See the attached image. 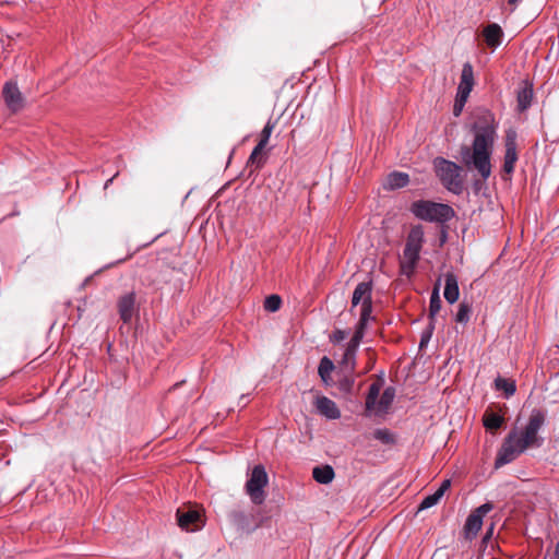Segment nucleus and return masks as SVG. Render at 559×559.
<instances>
[{
	"label": "nucleus",
	"instance_id": "obj_28",
	"mask_svg": "<svg viewBox=\"0 0 559 559\" xmlns=\"http://www.w3.org/2000/svg\"><path fill=\"white\" fill-rule=\"evenodd\" d=\"M495 386L497 390L503 391L507 399L512 396L516 391V385L513 380H509L501 377H498L495 380Z\"/></svg>",
	"mask_w": 559,
	"mask_h": 559
},
{
	"label": "nucleus",
	"instance_id": "obj_20",
	"mask_svg": "<svg viewBox=\"0 0 559 559\" xmlns=\"http://www.w3.org/2000/svg\"><path fill=\"white\" fill-rule=\"evenodd\" d=\"M451 486V481L450 479H444L442 480L440 487L431 495H428L427 497H425L419 507H418V510H426V509H429L433 506H436L440 499L443 497L444 492L450 488Z\"/></svg>",
	"mask_w": 559,
	"mask_h": 559
},
{
	"label": "nucleus",
	"instance_id": "obj_34",
	"mask_svg": "<svg viewBox=\"0 0 559 559\" xmlns=\"http://www.w3.org/2000/svg\"><path fill=\"white\" fill-rule=\"evenodd\" d=\"M342 367L348 372H354L356 367V356L349 353L344 352L343 358L341 360Z\"/></svg>",
	"mask_w": 559,
	"mask_h": 559
},
{
	"label": "nucleus",
	"instance_id": "obj_41",
	"mask_svg": "<svg viewBox=\"0 0 559 559\" xmlns=\"http://www.w3.org/2000/svg\"><path fill=\"white\" fill-rule=\"evenodd\" d=\"M114 178H115V176L106 181L105 188H107L112 182Z\"/></svg>",
	"mask_w": 559,
	"mask_h": 559
},
{
	"label": "nucleus",
	"instance_id": "obj_7",
	"mask_svg": "<svg viewBox=\"0 0 559 559\" xmlns=\"http://www.w3.org/2000/svg\"><path fill=\"white\" fill-rule=\"evenodd\" d=\"M361 305L360 316L371 317L372 313V282H361L359 283L352 296V309Z\"/></svg>",
	"mask_w": 559,
	"mask_h": 559
},
{
	"label": "nucleus",
	"instance_id": "obj_27",
	"mask_svg": "<svg viewBox=\"0 0 559 559\" xmlns=\"http://www.w3.org/2000/svg\"><path fill=\"white\" fill-rule=\"evenodd\" d=\"M265 147L266 145L258 142L249 156L248 164L255 166L257 169L261 168L265 163V158L263 157Z\"/></svg>",
	"mask_w": 559,
	"mask_h": 559
},
{
	"label": "nucleus",
	"instance_id": "obj_40",
	"mask_svg": "<svg viewBox=\"0 0 559 559\" xmlns=\"http://www.w3.org/2000/svg\"><path fill=\"white\" fill-rule=\"evenodd\" d=\"M492 532H493V524L490 525V527L486 532L485 536L483 537V543H486L488 539L491 538Z\"/></svg>",
	"mask_w": 559,
	"mask_h": 559
},
{
	"label": "nucleus",
	"instance_id": "obj_14",
	"mask_svg": "<svg viewBox=\"0 0 559 559\" xmlns=\"http://www.w3.org/2000/svg\"><path fill=\"white\" fill-rule=\"evenodd\" d=\"M534 97L533 85L523 81L522 86L516 92V108L520 112L527 110Z\"/></svg>",
	"mask_w": 559,
	"mask_h": 559
},
{
	"label": "nucleus",
	"instance_id": "obj_32",
	"mask_svg": "<svg viewBox=\"0 0 559 559\" xmlns=\"http://www.w3.org/2000/svg\"><path fill=\"white\" fill-rule=\"evenodd\" d=\"M282 306V298L278 295H270L264 300V309L269 312L277 311Z\"/></svg>",
	"mask_w": 559,
	"mask_h": 559
},
{
	"label": "nucleus",
	"instance_id": "obj_31",
	"mask_svg": "<svg viewBox=\"0 0 559 559\" xmlns=\"http://www.w3.org/2000/svg\"><path fill=\"white\" fill-rule=\"evenodd\" d=\"M373 438L384 444H393L395 442L394 436L386 428L376 429Z\"/></svg>",
	"mask_w": 559,
	"mask_h": 559
},
{
	"label": "nucleus",
	"instance_id": "obj_23",
	"mask_svg": "<svg viewBox=\"0 0 559 559\" xmlns=\"http://www.w3.org/2000/svg\"><path fill=\"white\" fill-rule=\"evenodd\" d=\"M441 299H440V278L437 281V283L433 286V289L431 292L430 296V302H429V313L428 319L429 321L436 322V316L441 309Z\"/></svg>",
	"mask_w": 559,
	"mask_h": 559
},
{
	"label": "nucleus",
	"instance_id": "obj_12",
	"mask_svg": "<svg viewBox=\"0 0 559 559\" xmlns=\"http://www.w3.org/2000/svg\"><path fill=\"white\" fill-rule=\"evenodd\" d=\"M135 301L136 295L134 292H129L118 298V313L121 321L126 324L132 320L135 310Z\"/></svg>",
	"mask_w": 559,
	"mask_h": 559
},
{
	"label": "nucleus",
	"instance_id": "obj_2",
	"mask_svg": "<svg viewBox=\"0 0 559 559\" xmlns=\"http://www.w3.org/2000/svg\"><path fill=\"white\" fill-rule=\"evenodd\" d=\"M545 421L546 413L539 408H534L523 429H511L497 453L495 467L499 468L513 462L530 447H540L543 439L538 437V431Z\"/></svg>",
	"mask_w": 559,
	"mask_h": 559
},
{
	"label": "nucleus",
	"instance_id": "obj_11",
	"mask_svg": "<svg viewBox=\"0 0 559 559\" xmlns=\"http://www.w3.org/2000/svg\"><path fill=\"white\" fill-rule=\"evenodd\" d=\"M2 97L10 111L17 112L23 109L24 97L16 83L7 82L2 90Z\"/></svg>",
	"mask_w": 559,
	"mask_h": 559
},
{
	"label": "nucleus",
	"instance_id": "obj_15",
	"mask_svg": "<svg viewBox=\"0 0 559 559\" xmlns=\"http://www.w3.org/2000/svg\"><path fill=\"white\" fill-rule=\"evenodd\" d=\"M443 296L449 304H454L460 297V288L457 276L453 272L444 274V292Z\"/></svg>",
	"mask_w": 559,
	"mask_h": 559
},
{
	"label": "nucleus",
	"instance_id": "obj_25",
	"mask_svg": "<svg viewBox=\"0 0 559 559\" xmlns=\"http://www.w3.org/2000/svg\"><path fill=\"white\" fill-rule=\"evenodd\" d=\"M504 423V418L493 412L486 411L483 416V425L488 430L499 429Z\"/></svg>",
	"mask_w": 559,
	"mask_h": 559
},
{
	"label": "nucleus",
	"instance_id": "obj_13",
	"mask_svg": "<svg viewBox=\"0 0 559 559\" xmlns=\"http://www.w3.org/2000/svg\"><path fill=\"white\" fill-rule=\"evenodd\" d=\"M474 86V71L469 62L463 64L461 79L457 86V95L468 97Z\"/></svg>",
	"mask_w": 559,
	"mask_h": 559
},
{
	"label": "nucleus",
	"instance_id": "obj_42",
	"mask_svg": "<svg viewBox=\"0 0 559 559\" xmlns=\"http://www.w3.org/2000/svg\"><path fill=\"white\" fill-rule=\"evenodd\" d=\"M509 4L516 5L519 0H508Z\"/></svg>",
	"mask_w": 559,
	"mask_h": 559
},
{
	"label": "nucleus",
	"instance_id": "obj_26",
	"mask_svg": "<svg viewBox=\"0 0 559 559\" xmlns=\"http://www.w3.org/2000/svg\"><path fill=\"white\" fill-rule=\"evenodd\" d=\"M333 370H334L333 361L326 356L322 357L319 362L318 373H319L321 380L325 384H329V382L331 381V372Z\"/></svg>",
	"mask_w": 559,
	"mask_h": 559
},
{
	"label": "nucleus",
	"instance_id": "obj_19",
	"mask_svg": "<svg viewBox=\"0 0 559 559\" xmlns=\"http://www.w3.org/2000/svg\"><path fill=\"white\" fill-rule=\"evenodd\" d=\"M251 514H247L245 511L240 509H235L228 513L229 522L238 530V531H247L250 532L253 530L251 526Z\"/></svg>",
	"mask_w": 559,
	"mask_h": 559
},
{
	"label": "nucleus",
	"instance_id": "obj_38",
	"mask_svg": "<svg viewBox=\"0 0 559 559\" xmlns=\"http://www.w3.org/2000/svg\"><path fill=\"white\" fill-rule=\"evenodd\" d=\"M360 344L349 341L345 347V352L356 356Z\"/></svg>",
	"mask_w": 559,
	"mask_h": 559
},
{
	"label": "nucleus",
	"instance_id": "obj_6",
	"mask_svg": "<svg viewBox=\"0 0 559 559\" xmlns=\"http://www.w3.org/2000/svg\"><path fill=\"white\" fill-rule=\"evenodd\" d=\"M269 477L263 465L259 464L252 468L251 475L246 483V492L254 504H262L265 500L264 488Z\"/></svg>",
	"mask_w": 559,
	"mask_h": 559
},
{
	"label": "nucleus",
	"instance_id": "obj_22",
	"mask_svg": "<svg viewBox=\"0 0 559 559\" xmlns=\"http://www.w3.org/2000/svg\"><path fill=\"white\" fill-rule=\"evenodd\" d=\"M313 479L322 485L332 483L335 477V472L331 465H320L312 469Z\"/></svg>",
	"mask_w": 559,
	"mask_h": 559
},
{
	"label": "nucleus",
	"instance_id": "obj_4",
	"mask_svg": "<svg viewBox=\"0 0 559 559\" xmlns=\"http://www.w3.org/2000/svg\"><path fill=\"white\" fill-rule=\"evenodd\" d=\"M411 212L419 219L445 224L455 217L452 206L428 200H418L412 203Z\"/></svg>",
	"mask_w": 559,
	"mask_h": 559
},
{
	"label": "nucleus",
	"instance_id": "obj_16",
	"mask_svg": "<svg viewBox=\"0 0 559 559\" xmlns=\"http://www.w3.org/2000/svg\"><path fill=\"white\" fill-rule=\"evenodd\" d=\"M384 385V372L381 371L377 374L376 381L369 386L368 394L366 396V409L371 412L376 409L377 400L380 394L382 386Z\"/></svg>",
	"mask_w": 559,
	"mask_h": 559
},
{
	"label": "nucleus",
	"instance_id": "obj_10",
	"mask_svg": "<svg viewBox=\"0 0 559 559\" xmlns=\"http://www.w3.org/2000/svg\"><path fill=\"white\" fill-rule=\"evenodd\" d=\"M516 139L518 133L514 129H509L506 131L504 136V156H503V171L508 175L514 171L515 164L518 162V151H516Z\"/></svg>",
	"mask_w": 559,
	"mask_h": 559
},
{
	"label": "nucleus",
	"instance_id": "obj_37",
	"mask_svg": "<svg viewBox=\"0 0 559 559\" xmlns=\"http://www.w3.org/2000/svg\"><path fill=\"white\" fill-rule=\"evenodd\" d=\"M347 336V332L341 329H336L333 331V333L330 335V341L333 344H338L343 342Z\"/></svg>",
	"mask_w": 559,
	"mask_h": 559
},
{
	"label": "nucleus",
	"instance_id": "obj_3",
	"mask_svg": "<svg viewBox=\"0 0 559 559\" xmlns=\"http://www.w3.org/2000/svg\"><path fill=\"white\" fill-rule=\"evenodd\" d=\"M433 168L442 186L454 194H461L464 189L463 169L456 163L443 157L433 159Z\"/></svg>",
	"mask_w": 559,
	"mask_h": 559
},
{
	"label": "nucleus",
	"instance_id": "obj_18",
	"mask_svg": "<svg viewBox=\"0 0 559 559\" xmlns=\"http://www.w3.org/2000/svg\"><path fill=\"white\" fill-rule=\"evenodd\" d=\"M485 43L490 48H497L501 45L503 38V31L497 23H490L483 29Z\"/></svg>",
	"mask_w": 559,
	"mask_h": 559
},
{
	"label": "nucleus",
	"instance_id": "obj_35",
	"mask_svg": "<svg viewBox=\"0 0 559 559\" xmlns=\"http://www.w3.org/2000/svg\"><path fill=\"white\" fill-rule=\"evenodd\" d=\"M433 331H435V322L429 321L427 328L423 331L421 336H420V343H419L420 348H423L424 346H426L429 343Z\"/></svg>",
	"mask_w": 559,
	"mask_h": 559
},
{
	"label": "nucleus",
	"instance_id": "obj_21",
	"mask_svg": "<svg viewBox=\"0 0 559 559\" xmlns=\"http://www.w3.org/2000/svg\"><path fill=\"white\" fill-rule=\"evenodd\" d=\"M409 182V176L406 173L402 171H392L388 175L384 188L390 190H395L400 188H404Z\"/></svg>",
	"mask_w": 559,
	"mask_h": 559
},
{
	"label": "nucleus",
	"instance_id": "obj_8",
	"mask_svg": "<svg viewBox=\"0 0 559 559\" xmlns=\"http://www.w3.org/2000/svg\"><path fill=\"white\" fill-rule=\"evenodd\" d=\"M177 523L187 532H195L204 526L201 510L192 507H181L176 512Z\"/></svg>",
	"mask_w": 559,
	"mask_h": 559
},
{
	"label": "nucleus",
	"instance_id": "obj_29",
	"mask_svg": "<svg viewBox=\"0 0 559 559\" xmlns=\"http://www.w3.org/2000/svg\"><path fill=\"white\" fill-rule=\"evenodd\" d=\"M371 317L366 316H359L358 323L356 324V329L354 332L353 337L350 338L352 342L360 344V342L364 338L367 325Z\"/></svg>",
	"mask_w": 559,
	"mask_h": 559
},
{
	"label": "nucleus",
	"instance_id": "obj_17",
	"mask_svg": "<svg viewBox=\"0 0 559 559\" xmlns=\"http://www.w3.org/2000/svg\"><path fill=\"white\" fill-rule=\"evenodd\" d=\"M317 411L329 419H338L341 412L334 401L326 396H320L316 400Z\"/></svg>",
	"mask_w": 559,
	"mask_h": 559
},
{
	"label": "nucleus",
	"instance_id": "obj_1",
	"mask_svg": "<svg viewBox=\"0 0 559 559\" xmlns=\"http://www.w3.org/2000/svg\"><path fill=\"white\" fill-rule=\"evenodd\" d=\"M497 123L490 110L483 109L472 124L471 131L474 134L472 146L461 147L462 162L466 167H474L480 177L486 180L491 175V155L497 138Z\"/></svg>",
	"mask_w": 559,
	"mask_h": 559
},
{
	"label": "nucleus",
	"instance_id": "obj_9",
	"mask_svg": "<svg viewBox=\"0 0 559 559\" xmlns=\"http://www.w3.org/2000/svg\"><path fill=\"white\" fill-rule=\"evenodd\" d=\"M493 509L491 502H486L476 508L466 519L464 524V537L467 540L474 539L483 525V518Z\"/></svg>",
	"mask_w": 559,
	"mask_h": 559
},
{
	"label": "nucleus",
	"instance_id": "obj_36",
	"mask_svg": "<svg viewBox=\"0 0 559 559\" xmlns=\"http://www.w3.org/2000/svg\"><path fill=\"white\" fill-rule=\"evenodd\" d=\"M468 97L457 95L455 96L454 106H453V115L459 117L467 102Z\"/></svg>",
	"mask_w": 559,
	"mask_h": 559
},
{
	"label": "nucleus",
	"instance_id": "obj_5",
	"mask_svg": "<svg viewBox=\"0 0 559 559\" xmlns=\"http://www.w3.org/2000/svg\"><path fill=\"white\" fill-rule=\"evenodd\" d=\"M424 228L421 225L413 226L407 235L403 250L402 269L405 273H412L420 258V251L425 241Z\"/></svg>",
	"mask_w": 559,
	"mask_h": 559
},
{
	"label": "nucleus",
	"instance_id": "obj_33",
	"mask_svg": "<svg viewBox=\"0 0 559 559\" xmlns=\"http://www.w3.org/2000/svg\"><path fill=\"white\" fill-rule=\"evenodd\" d=\"M276 121H272L271 119L267 120L264 128L262 129L260 133L259 143H262L263 145H267L269 140L271 138V134L275 128Z\"/></svg>",
	"mask_w": 559,
	"mask_h": 559
},
{
	"label": "nucleus",
	"instance_id": "obj_24",
	"mask_svg": "<svg viewBox=\"0 0 559 559\" xmlns=\"http://www.w3.org/2000/svg\"><path fill=\"white\" fill-rule=\"evenodd\" d=\"M395 397V389L393 386H388L382 392V395L379 402L376 405V409L380 413H386L390 406L392 405Z\"/></svg>",
	"mask_w": 559,
	"mask_h": 559
},
{
	"label": "nucleus",
	"instance_id": "obj_39",
	"mask_svg": "<svg viewBox=\"0 0 559 559\" xmlns=\"http://www.w3.org/2000/svg\"><path fill=\"white\" fill-rule=\"evenodd\" d=\"M368 353H369V361H368V366L365 370V373L368 372L369 370H371L376 364V357H374L373 353H371L370 348H368Z\"/></svg>",
	"mask_w": 559,
	"mask_h": 559
},
{
	"label": "nucleus",
	"instance_id": "obj_30",
	"mask_svg": "<svg viewBox=\"0 0 559 559\" xmlns=\"http://www.w3.org/2000/svg\"><path fill=\"white\" fill-rule=\"evenodd\" d=\"M472 313V307L466 301H462L459 305L457 312L455 314V321L459 323L466 324L469 321Z\"/></svg>",
	"mask_w": 559,
	"mask_h": 559
}]
</instances>
